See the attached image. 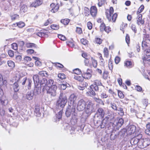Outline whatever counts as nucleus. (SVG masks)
Wrapping results in <instances>:
<instances>
[{
    "mask_svg": "<svg viewBox=\"0 0 150 150\" xmlns=\"http://www.w3.org/2000/svg\"><path fill=\"white\" fill-rule=\"evenodd\" d=\"M108 116H106L103 120L102 121L100 120V118H98V120H96V116L94 117L93 120L94 123L97 126H100V127L101 128H103L105 125H107L110 122L111 119L113 117V116H112L111 114L110 113L108 114Z\"/></svg>",
    "mask_w": 150,
    "mask_h": 150,
    "instance_id": "1",
    "label": "nucleus"
},
{
    "mask_svg": "<svg viewBox=\"0 0 150 150\" xmlns=\"http://www.w3.org/2000/svg\"><path fill=\"white\" fill-rule=\"evenodd\" d=\"M113 12L114 9L112 7H110V8L109 10L108 9L106 10V16L109 21L114 22L116 21L117 15L116 13L113 14Z\"/></svg>",
    "mask_w": 150,
    "mask_h": 150,
    "instance_id": "2",
    "label": "nucleus"
},
{
    "mask_svg": "<svg viewBox=\"0 0 150 150\" xmlns=\"http://www.w3.org/2000/svg\"><path fill=\"white\" fill-rule=\"evenodd\" d=\"M96 109L95 104L92 101L88 100L86 103L85 111L86 114L90 115Z\"/></svg>",
    "mask_w": 150,
    "mask_h": 150,
    "instance_id": "3",
    "label": "nucleus"
},
{
    "mask_svg": "<svg viewBox=\"0 0 150 150\" xmlns=\"http://www.w3.org/2000/svg\"><path fill=\"white\" fill-rule=\"evenodd\" d=\"M129 134L131 136L132 138L131 141L133 142L134 145L138 144L139 139L142 138V134L139 132H131Z\"/></svg>",
    "mask_w": 150,
    "mask_h": 150,
    "instance_id": "4",
    "label": "nucleus"
},
{
    "mask_svg": "<svg viewBox=\"0 0 150 150\" xmlns=\"http://www.w3.org/2000/svg\"><path fill=\"white\" fill-rule=\"evenodd\" d=\"M67 102V99L66 96L63 93H60L59 98L57 102V105L59 107L62 108H64Z\"/></svg>",
    "mask_w": 150,
    "mask_h": 150,
    "instance_id": "5",
    "label": "nucleus"
},
{
    "mask_svg": "<svg viewBox=\"0 0 150 150\" xmlns=\"http://www.w3.org/2000/svg\"><path fill=\"white\" fill-rule=\"evenodd\" d=\"M57 88V86L55 85H53L48 88H47L46 91L48 96L51 98L55 97L56 95Z\"/></svg>",
    "mask_w": 150,
    "mask_h": 150,
    "instance_id": "6",
    "label": "nucleus"
},
{
    "mask_svg": "<svg viewBox=\"0 0 150 150\" xmlns=\"http://www.w3.org/2000/svg\"><path fill=\"white\" fill-rule=\"evenodd\" d=\"M75 107L73 105H69L66 109L65 115L67 117H70L72 115H75L77 114L75 112Z\"/></svg>",
    "mask_w": 150,
    "mask_h": 150,
    "instance_id": "7",
    "label": "nucleus"
},
{
    "mask_svg": "<svg viewBox=\"0 0 150 150\" xmlns=\"http://www.w3.org/2000/svg\"><path fill=\"white\" fill-rule=\"evenodd\" d=\"M102 86V83L101 81L99 80H95L94 81V83L90 86L91 89H94L95 91L98 90V87Z\"/></svg>",
    "mask_w": 150,
    "mask_h": 150,
    "instance_id": "8",
    "label": "nucleus"
},
{
    "mask_svg": "<svg viewBox=\"0 0 150 150\" xmlns=\"http://www.w3.org/2000/svg\"><path fill=\"white\" fill-rule=\"evenodd\" d=\"M86 104V102L83 99L79 100L77 103V108L79 111H81L83 110L85 108Z\"/></svg>",
    "mask_w": 150,
    "mask_h": 150,
    "instance_id": "9",
    "label": "nucleus"
},
{
    "mask_svg": "<svg viewBox=\"0 0 150 150\" xmlns=\"http://www.w3.org/2000/svg\"><path fill=\"white\" fill-rule=\"evenodd\" d=\"M44 81V83H43L42 84L43 86H44V88H46L50 87L53 83L54 81L52 79H49L48 81L46 79H43Z\"/></svg>",
    "mask_w": 150,
    "mask_h": 150,
    "instance_id": "10",
    "label": "nucleus"
},
{
    "mask_svg": "<svg viewBox=\"0 0 150 150\" xmlns=\"http://www.w3.org/2000/svg\"><path fill=\"white\" fill-rule=\"evenodd\" d=\"M91 69H88L86 71V70H83V73L82 75L83 76L84 78L87 79H90L92 76L91 74Z\"/></svg>",
    "mask_w": 150,
    "mask_h": 150,
    "instance_id": "11",
    "label": "nucleus"
},
{
    "mask_svg": "<svg viewBox=\"0 0 150 150\" xmlns=\"http://www.w3.org/2000/svg\"><path fill=\"white\" fill-rule=\"evenodd\" d=\"M100 115V117L102 119L103 117L105 115V112L103 109L102 108H99L97 110V114H96L94 117L96 116V120H97L98 118H99L98 115Z\"/></svg>",
    "mask_w": 150,
    "mask_h": 150,
    "instance_id": "12",
    "label": "nucleus"
},
{
    "mask_svg": "<svg viewBox=\"0 0 150 150\" xmlns=\"http://www.w3.org/2000/svg\"><path fill=\"white\" fill-rule=\"evenodd\" d=\"M137 18V23L139 25L140 24H143L144 23V21L142 19V15L141 14H138Z\"/></svg>",
    "mask_w": 150,
    "mask_h": 150,
    "instance_id": "13",
    "label": "nucleus"
},
{
    "mask_svg": "<svg viewBox=\"0 0 150 150\" xmlns=\"http://www.w3.org/2000/svg\"><path fill=\"white\" fill-rule=\"evenodd\" d=\"M42 3V0H36L34 2H33L30 5V6L31 7H36L37 6L41 5Z\"/></svg>",
    "mask_w": 150,
    "mask_h": 150,
    "instance_id": "14",
    "label": "nucleus"
},
{
    "mask_svg": "<svg viewBox=\"0 0 150 150\" xmlns=\"http://www.w3.org/2000/svg\"><path fill=\"white\" fill-rule=\"evenodd\" d=\"M50 6L52 8L51 10L52 12L53 13H55L57 12L59 8V6L58 5H55V4L54 3L51 4H50Z\"/></svg>",
    "mask_w": 150,
    "mask_h": 150,
    "instance_id": "15",
    "label": "nucleus"
},
{
    "mask_svg": "<svg viewBox=\"0 0 150 150\" xmlns=\"http://www.w3.org/2000/svg\"><path fill=\"white\" fill-rule=\"evenodd\" d=\"M90 13L92 16H95L97 13V9L96 7L93 6L91 7L90 10Z\"/></svg>",
    "mask_w": 150,
    "mask_h": 150,
    "instance_id": "16",
    "label": "nucleus"
},
{
    "mask_svg": "<svg viewBox=\"0 0 150 150\" xmlns=\"http://www.w3.org/2000/svg\"><path fill=\"white\" fill-rule=\"evenodd\" d=\"M34 94L32 91L28 92L26 95V98L28 100H31L33 98Z\"/></svg>",
    "mask_w": 150,
    "mask_h": 150,
    "instance_id": "17",
    "label": "nucleus"
},
{
    "mask_svg": "<svg viewBox=\"0 0 150 150\" xmlns=\"http://www.w3.org/2000/svg\"><path fill=\"white\" fill-rule=\"evenodd\" d=\"M71 118V122L72 124L74 125L76 124L78 121V118L77 114L75 115H74L72 116Z\"/></svg>",
    "mask_w": 150,
    "mask_h": 150,
    "instance_id": "18",
    "label": "nucleus"
},
{
    "mask_svg": "<svg viewBox=\"0 0 150 150\" xmlns=\"http://www.w3.org/2000/svg\"><path fill=\"white\" fill-rule=\"evenodd\" d=\"M88 86V83L86 82H83L81 83L80 85L78 86V88L80 90H83L86 87Z\"/></svg>",
    "mask_w": 150,
    "mask_h": 150,
    "instance_id": "19",
    "label": "nucleus"
},
{
    "mask_svg": "<svg viewBox=\"0 0 150 150\" xmlns=\"http://www.w3.org/2000/svg\"><path fill=\"white\" fill-rule=\"evenodd\" d=\"M143 141V138H141L139 139L137 144L139 147L142 149H143L144 148Z\"/></svg>",
    "mask_w": 150,
    "mask_h": 150,
    "instance_id": "20",
    "label": "nucleus"
},
{
    "mask_svg": "<svg viewBox=\"0 0 150 150\" xmlns=\"http://www.w3.org/2000/svg\"><path fill=\"white\" fill-rule=\"evenodd\" d=\"M77 98V96L75 94H73L71 95L70 96L69 98V100L73 104L76 100Z\"/></svg>",
    "mask_w": 150,
    "mask_h": 150,
    "instance_id": "21",
    "label": "nucleus"
},
{
    "mask_svg": "<svg viewBox=\"0 0 150 150\" xmlns=\"http://www.w3.org/2000/svg\"><path fill=\"white\" fill-rule=\"evenodd\" d=\"M25 46L27 48H33L36 47L37 46L34 43L29 42H25Z\"/></svg>",
    "mask_w": 150,
    "mask_h": 150,
    "instance_id": "22",
    "label": "nucleus"
},
{
    "mask_svg": "<svg viewBox=\"0 0 150 150\" xmlns=\"http://www.w3.org/2000/svg\"><path fill=\"white\" fill-rule=\"evenodd\" d=\"M40 109L38 106H36L35 110L34 112L35 115L37 117H39L41 115V113L40 111Z\"/></svg>",
    "mask_w": 150,
    "mask_h": 150,
    "instance_id": "23",
    "label": "nucleus"
},
{
    "mask_svg": "<svg viewBox=\"0 0 150 150\" xmlns=\"http://www.w3.org/2000/svg\"><path fill=\"white\" fill-rule=\"evenodd\" d=\"M144 147L148 146L150 144V139L148 138L143 139Z\"/></svg>",
    "mask_w": 150,
    "mask_h": 150,
    "instance_id": "24",
    "label": "nucleus"
},
{
    "mask_svg": "<svg viewBox=\"0 0 150 150\" xmlns=\"http://www.w3.org/2000/svg\"><path fill=\"white\" fill-rule=\"evenodd\" d=\"M41 88L39 87H35L34 91L33 92L34 95L39 94L41 92Z\"/></svg>",
    "mask_w": 150,
    "mask_h": 150,
    "instance_id": "25",
    "label": "nucleus"
},
{
    "mask_svg": "<svg viewBox=\"0 0 150 150\" xmlns=\"http://www.w3.org/2000/svg\"><path fill=\"white\" fill-rule=\"evenodd\" d=\"M74 79L79 82H82L83 80L84 77L82 75L81 76L76 75L74 76Z\"/></svg>",
    "mask_w": 150,
    "mask_h": 150,
    "instance_id": "26",
    "label": "nucleus"
},
{
    "mask_svg": "<svg viewBox=\"0 0 150 150\" xmlns=\"http://www.w3.org/2000/svg\"><path fill=\"white\" fill-rule=\"evenodd\" d=\"M13 25H16L18 26L19 28H22L25 26V24L22 21H20L18 23H14Z\"/></svg>",
    "mask_w": 150,
    "mask_h": 150,
    "instance_id": "27",
    "label": "nucleus"
},
{
    "mask_svg": "<svg viewBox=\"0 0 150 150\" xmlns=\"http://www.w3.org/2000/svg\"><path fill=\"white\" fill-rule=\"evenodd\" d=\"M28 9L27 6L25 5L22 6L20 9V12L21 13H23L26 12Z\"/></svg>",
    "mask_w": 150,
    "mask_h": 150,
    "instance_id": "28",
    "label": "nucleus"
},
{
    "mask_svg": "<svg viewBox=\"0 0 150 150\" xmlns=\"http://www.w3.org/2000/svg\"><path fill=\"white\" fill-rule=\"evenodd\" d=\"M33 79L35 86L38 84V83L39 82V77L38 75H35L33 76Z\"/></svg>",
    "mask_w": 150,
    "mask_h": 150,
    "instance_id": "29",
    "label": "nucleus"
},
{
    "mask_svg": "<svg viewBox=\"0 0 150 150\" xmlns=\"http://www.w3.org/2000/svg\"><path fill=\"white\" fill-rule=\"evenodd\" d=\"M142 47L143 49L144 50L146 49H148L149 45H148L147 42L143 41L142 42Z\"/></svg>",
    "mask_w": 150,
    "mask_h": 150,
    "instance_id": "30",
    "label": "nucleus"
},
{
    "mask_svg": "<svg viewBox=\"0 0 150 150\" xmlns=\"http://www.w3.org/2000/svg\"><path fill=\"white\" fill-rule=\"evenodd\" d=\"M91 61L92 63V66H93L94 68H96L97 65V62L96 60L94 59L93 57L91 58Z\"/></svg>",
    "mask_w": 150,
    "mask_h": 150,
    "instance_id": "31",
    "label": "nucleus"
},
{
    "mask_svg": "<svg viewBox=\"0 0 150 150\" xmlns=\"http://www.w3.org/2000/svg\"><path fill=\"white\" fill-rule=\"evenodd\" d=\"M125 66L129 68L132 67L133 66L132 63L131 61L126 60L125 62Z\"/></svg>",
    "mask_w": 150,
    "mask_h": 150,
    "instance_id": "32",
    "label": "nucleus"
},
{
    "mask_svg": "<svg viewBox=\"0 0 150 150\" xmlns=\"http://www.w3.org/2000/svg\"><path fill=\"white\" fill-rule=\"evenodd\" d=\"M144 62L150 65V57H144L143 59Z\"/></svg>",
    "mask_w": 150,
    "mask_h": 150,
    "instance_id": "33",
    "label": "nucleus"
},
{
    "mask_svg": "<svg viewBox=\"0 0 150 150\" xmlns=\"http://www.w3.org/2000/svg\"><path fill=\"white\" fill-rule=\"evenodd\" d=\"M124 123L123 120L122 118H120L117 123V127H120Z\"/></svg>",
    "mask_w": 150,
    "mask_h": 150,
    "instance_id": "34",
    "label": "nucleus"
},
{
    "mask_svg": "<svg viewBox=\"0 0 150 150\" xmlns=\"http://www.w3.org/2000/svg\"><path fill=\"white\" fill-rule=\"evenodd\" d=\"M6 80H3V77L2 75L0 74V86H2L3 84H5L6 83Z\"/></svg>",
    "mask_w": 150,
    "mask_h": 150,
    "instance_id": "35",
    "label": "nucleus"
},
{
    "mask_svg": "<svg viewBox=\"0 0 150 150\" xmlns=\"http://www.w3.org/2000/svg\"><path fill=\"white\" fill-rule=\"evenodd\" d=\"M136 127L134 125H131L129 126L127 128L128 131H135L136 130Z\"/></svg>",
    "mask_w": 150,
    "mask_h": 150,
    "instance_id": "36",
    "label": "nucleus"
},
{
    "mask_svg": "<svg viewBox=\"0 0 150 150\" xmlns=\"http://www.w3.org/2000/svg\"><path fill=\"white\" fill-rule=\"evenodd\" d=\"M0 101L1 104L4 106L6 105L8 103V101L6 99H4L3 98H2L1 99H0Z\"/></svg>",
    "mask_w": 150,
    "mask_h": 150,
    "instance_id": "37",
    "label": "nucleus"
},
{
    "mask_svg": "<svg viewBox=\"0 0 150 150\" xmlns=\"http://www.w3.org/2000/svg\"><path fill=\"white\" fill-rule=\"evenodd\" d=\"M103 52L104 56L106 58H108L109 56V52L108 49L106 47H105L103 50Z\"/></svg>",
    "mask_w": 150,
    "mask_h": 150,
    "instance_id": "38",
    "label": "nucleus"
},
{
    "mask_svg": "<svg viewBox=\"0 0 150 150\" xmlns=\"http://www.w3.org/2000/svg\"><path fill=\"white\" fill-rule=\"evenodd\" d=\"M13 88L14 91L16 92L18 91L19 90V86L17 82L15 83L13 85Z\"/></svg>",
    "mask_w": 150,
    "mask_h": 150,
    "instance_id": "39",
    "label": "nucleus"
},
{
    "mask_svg": "<svg viewBox=\"0 0 150 150\" xmlns=\"http://www.w3.org/2000/svg\"><path fill=\"white\" fill-rule=\"evenodd\" d=\"M144 53L146 56L145 57H150V49H147L144 50Z\"/></svg>",
    "mask_w": 150,
    "mask_h": 150,
    "instance_id": "40",
    "label": "nucleus"
},
{
    "mask_svg": "<svg viewBox=\"0 0 150 150\" xmlns=\"http://www.w3.org/2000/svg\"><path fill=\"white\" fill-rule=\"evenodd\" d=\"M117 110L118 112V114L120 116H122L124 115V112L122 108L120 107L118 108L117 109Z\"/></svg>",
    "mask_w": 150,
    "mask_h": 150,
    "instance_id": "41",
    "label": "nucleus"
},
{
    "mask_svg": "<svg viewBox=\"0 0 150 150\" xmlns=\"http://www.w3.org/2000/svg\"><path fill=\"white\" fill-rule=\"evenodd\" d=\"M38 74L41 77L47 76V73L45 71H40L39 72Z\"/></svg>",
    "mask_w": 150,
    "mask_h": 150,
    "instance_id": "42",
    "label": "nucleus"
},
{
    "mask_svg": "<svg viewBox=\"0 0 150 150\" xmlns=\"http://www.w3.org/2000/svg\"><path fill=\"white\" fill-rule=\"evenodd\" d=\"M7 64L9 67L12 68L14 67H15V64L14 62L11 60L8 61Z\"/></svg>",
    "mask_w": 150,
    "mask_h": 150,
    "instance_id": "43",
    "label": "nucleus"
},
{
    "mask_svg": "<svg viewBox=\"0 0 150 150\" xmlns=\"http://www.w3.org/2000/svg\"><path fill=\"white\" fill-rule=\"evenodd\" d=\"M11 19L12 20H15L18 19L19 18V16L16 14H14L11 16Z\"/></svg>",
    "mask_w": 150,
    "mask_h": 150,
    "instance_id": "44",
    "label": "nucleus"
},
{
    "mask_svg": "<svg viewBox=\"0 0 150 150\" xmlns=\"http://www.w3.org/2000/svg\"><path fill=\"white\" fill-rule=\"evenodd\" d=\"M93 90V89H92L91 91H90L87 92V95L90 96H95L96 95V93Z\"/></svg>",
    "mask_w": 150,
    "mask_h": 150,
    "instance_id": "45",
    "label": "nucleus"
},
{
    "mask_svg": "<svg viewBox=\"0 0 150 150\" xmlns=\"http://www.w3.org/2000/svg\"><path fill=\"white\" fill-rule=\"evenodd\" d=\"M85 59L84 60L85 65L86 66H89L90 67H92L91 64L89 63L88 59Z\"/></svg>",
    "mask_w": 150,
    "mask_h": 150,
    "instance_id": "46",
    "label": "nucleus"
},
{
    "mask_svg": "<svg viewBox=\"0 0 150 150\" xmlns=\"http://www.w3.org/2000/svg\"><path fill=\"white\" fill-rule=\"evenodd\" d=\"M37 35L40 37H45L46 35L47 36L45 32H38L37 33Z\"/></svg>",
    "mask_w": 150,
    "mask_h": 150,
    "instance_id": "47",
    "label": "nucleus"
},
{
    "mask_svg": "<svg viewBox=\"0 0 150 150\" xmlns=\"http://www.w3.org/2000/svg\"><path fill=\"white\" fill-rule=\"evenodd\" d=\"M61 22L64 24V25H67L69 22V19H63L61 21Z\"/></svg>",
    "mask_w": 150,
    "mask_h": 150,
    "instance_id": "48",
    "label": "nucleus"
},
{
    "mask_svg": "<svg viewBox=\"0 0 150 150\" xmlns=\"http://www.w3.org/2000/svg\"><path fill=\"white\" fill-rule=\"evenodd\" d=\"M51 28L54 30H57L59 29V26L58 25L54 24L51 25L50 26Z\"/></svg>",
    "mask_w": 150,
    "mask_h": 150,
    "instance_id": "49",
    "label": "nucleus"
},
{
    "mask_svg": "<svg viewBox=\"0 0 150 150\" xmlns=\"http://www.w3.org/2000/svg\"><path fill=\"white\" fill-rule=\"evenodd\" d=\"M144 8V6L143 5H142L138 9L137 11V14H140V13L142 12Z\"/></svg>",
    "mask_w": 150,
    "mask_h": 150,
    "instance_id": "50",
    "label": "nucleus"
},
{
    "mask_svg": "<svg viewBox=\"0 0 150 150\" xmlns=\"http://www.w3.org/2000/svg\"><path fill=\"white\" fill-rule=\"evenodd\" d=\"M111 107L112 108L115 110H117V107L116 104L114 103H110Z\"/></svg>",
    "mask_w": 150,
    "mask_h": 150,
    "instance_id": "51",
    "label": "nucleus"
},
{
    "mask_svg": "<svg viewBox=\"0 0 150 150\" xmlns=\"http://www.w3.org/2000/svg\"><path fill=\"white\" fill-rule=\"evenodd\" d=\"M106 27L105 25L103 23H102L100 26V30L101 31H103L105 30Z\"/></svg>",
    "mask_w": 150,
    "mask_h": 150,
    "instance_id": "52",
    "label": "nucleus"
},
{
    "mask_svg": "<svg viewBox=\"0 0 150 150\" xmlns=\"http://www.w3.org/2000/svg\"><path fill=\"white\" fill-rule=\"evenodd\" d=\"M74 73L76 74L77 75L81 74V71L79 69H76L73 71Z\"/></svg>",
    "mask_w": 150,
    "mask_h": 150,
    "instance_id": "53",
    "label": "nucleus"
},
{
    "mask_svg": "<svg viewBox=\"0 0 150 150\" xmlns=\"http://www.w3.org/2000/svg\"><path fill=\"white\" fill-rule=\"evenodd\" d=\"M144 107H146L148 104V100L147 99H144L142 101Z\"/></svg>",
    "mask_w": 150,
    "mask_h": 150,
    "instance_id": "54",
    "label": "nucleus"
},
{
    "mask_svg": "<svg viewBox=\"0 0 150 150\" xmlns=\"http://www.w3.org/2000/svg\"><path fill=\"white\" fill-rule=\"evenodd\" d=\"M58 77L60 79H63L66 77L65 74L63 73L59 74L58 75Z\"/></svg>",
    "mask_w": 150,
    "mask_h": 150,
    "instance_id": "55",
    "label": "nucleus"
},
{
    "mask_svg": "<svg viewBox=\"0 0 150 150\" xmlns=\"http://www.w3.org/2000/svg\"><path fill=\"white\" fill-rule=\"evenodd\" d=\"M114 132H111L110 136V138L111 140H114L116 137V136Z\"/></svg>",
    "mask_w": 150,
    "mask_h": 150,
    "instance_id": "56",
    "label": "nucleus"
},
{
    "mask_svg": "<svg viewBox=\"0 0 150 150\" xmlns=\"http://www.w3.org/2000/svg\"><path fill=\"white\" fill-rule=\"evenodd\" d=\"M125 40L126 43L128 45L130 43V38L129 35L127 34L125 37Z\"/></svg>",
    "mask_w": 150,
    "mask_h": 150,
    "instance_id": "57",
    "label": "nucleus"
},
{
    "mask_svg": "<svg viewBox=\"0 0 150 150\" xmlns=\"http://www.w3.org/2000/svg\"><path fill=\"white\" fill-rule=\"evenodd\" d=\"M12 46V48L13 49L15 50H16L18 49L17 45L16 43H13L11 45Z\"/></svg>",
    "mask_w": 150,
    "mask_h": 150,
    "instance_id": "58",
    "label": "nucleus"
},
{
    "mask_svg": "<svg viewBox=\"0 0 150 150\" xmlns=\"http://www.w3.org/2000/svg\"><path fill=\"white\" fill-rule=\"evenodd\" d=\"M118 96L119 97L121 98H122L124 97V95L121 91H118Z\"/></svg>",
    "mask_w": 150,
    "mask_h": 150,
    "instance_id": "59",
    "label": "nucleus"
},
{
    "mask_svg": "<svg viewBox=\"0 0 150 150\" xmlns=\"http://www.w3.org/2000/svg\"><path fill=\"white\" fill-rule=\"evenodd\" d=\"M58 38L62 40H66V37L62 35H58Z\"/></svg>",
    "mask_w": 150,
    "mask_h": 150,
    "instance_id": "60",
    "label": "nucleus"
},
{
    "mask_svg": "<svg viewBox=\"0 0 150 150\" xmlns=\"http://www.w3.org/2000/svg\"><path fill=\"white\" fill-rule=\"evenodd\" d=\"M76 32L79 34H81L82 32L81 28L78 27H77L76 28Z\"/></svg>",
    "mask_w": 150,
    "mask_h": 150,
    "instance_id": "61",
    "label": "nucleus"
},
{
    "mask_svg": "<svg viewBox=\"0 0 150 150\" xmlns=\"http://www.w3.org/2000/svg\"><path fill=\"white\" fill-rule=\"evenodd\" d=\"M131 28L132 30L134 32V33H136L137 32V29L135 25L132 24L131 26Z\"/></svg>",
    "mask_w": 150,
    "mask_h": 150,
    "instance_id": "62",
    "label": "nucleus"
},
{
    "mask_svg": "<svg viewBox=\"0 0 150 150\" xmlns=\"http://www.w3.org/2000/svg\"><path fill=\"white\" fill-rule=\"evenodd\" d=\"M81 43L83 45H86L87 43V40L84 39H82L81 40Z\"/></svg>",
    "mask_w": 150,
    "mask_h": 150,
    "instance_id": "63",
    "label": "nucleus"
},
{
    "mask_svg": "<svg viewBox=\"0 0 150 150\" xmlns=\"http://www.w3.org/2000/svg\"><path fill=\"white\" fill-rule=\"evenodd\" d=\"M87 26L88 29L91 30L92 28V24L90 22H88L87 23Z\"/></svg>",
    "mask_w": 150,
    "mask_h": 150,
    "instance_id": "64",
    "label": "nucleus"
}]
</instances>
